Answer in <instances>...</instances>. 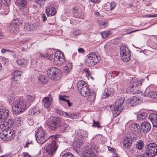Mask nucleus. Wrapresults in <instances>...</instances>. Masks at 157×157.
Returning a JSON list of instances; mask_svg holds the SVG:
<instances>
[{
    "mask_svg": "<svg viewBox=\"0 0 157 157\" xmlns=\"http://www.w3.org/2000/svg\"><path fill=\"white\" fill-rule=\"evenodd\" d=\"M28 106L24 100L18 98L15 100L12 109L14 113L18 114L23 112Z\"/></svg>",
    "mask_w": 157,
    "mask_h": 157,
    "instance_id": "nucleus-1",
    "label": "nucleus"
},
{
    "mask_svg": "<svg viewBox=\"0 0 157 157\" xmlns=\"http://www.w3.org/2000/svg\"><path fill=\"white\" fill-rule=\"evenodd\" d=\"M130 86L126 90V92L128 94L130 93L133 91L134 90H136L133 92L135 94H139L141 92L139 89L141 86L142 83L140 80H138L136 77H134L131 80Z\"/></svg>",
    "mask_w": 157,
    "mask_h": 157,
    "instance_id": "nucleus-2",
    "label": "nucleus"
},
{
    "mask_svg": "<svg viewBox=\"0 0 157 157\" xmlns=\"http://www.w3.org/2000/svg\"><path fill=\"white\" fill-rule=\"evenodd\" d=\"M124 100V97H120L118 98L115 102L114 107L112 110L113 115L115 117L118 115L124 108V106L122 105Z\"/></svg>",
    "mask_w": 157,
    "mask_h": 157,
    "instance_id": "nucleus-3",
    "label": "nucleus"
},
{
    "mask_svg": "<svg viewBox=\"0 0 157 157\" xmlns=\"http://www.w3.org/2000/svg\"><path fill=\"white\" fill-rule=\"evenodd\" d=\"M15 132L13 129L8 128L0 133V138L4 141H10L15 137Z\"/></svg>",
    "mask_w": 157,
    "mask_h": 157,
    "instance_id": "nucleus-4",
    "label": "nucleus"
},
{
    "mask_svg": "<svg viewBox=\"0 0 157 157\" xmlns=\"http://www.w3.org/2000/svg\"><path fill=\"white\" fill-rule=\"evenodd\" d=\"M35 136L37 142L40 144H43L48 139H51L53 136L48 137L46 133L43 130H39L36 132Z\"/></svg>",
    "mask_w": 157,
    "mask_h": 157,
    "instance_id": "nucleus-5",
    "label": "nucleus"
},
{
    "mask_svg": "<svg viewBox=\"0 0 157 157\" xmlns=\"http://www.w3.org/2000/svg\"><path fill=\"white\" fill-rule=\"evenodd\" d=\"M145 150V152L149 157H153L157 152V145L154 143H150L146 146Z\"/></svg>",
    "mask_w": 157,
    "mask_h": 157,
    "instance_id": "nucleus-6",
    "label": "nucleus"
},
{
    "mask_svg": "<svg viewBox=\"0 0 157 157\" xmlns=\"http://www.w3.org/2000/svg\"><path fill=\"white\" fill-rule=\"evenodd\" d=\"M120 55L122 60L124 62H127L130 59V50L126 45H122L120 47Z\"/></svg>",
    "mask_w": 157,
    "mask_h": 157,
    "instance_id": "nucleus-7",
    "label": "nucleus"
},
{
    "mask_svg": "<svg viewBox=\"0 0 157 157\" xmlns=\"http://www.w3.org/2000/svg\"><path fill=\"white\" fill-rule=\"evenodd\" d=\"M54 63L58 66H60L65 62L63 54L60 51H56L55 54L53 59Z\"/></svg>",
    "mask_w": 157,
    "mask_h": 157,
    "instance_id": "nucleus-8",
    "label": "nucleus"
},
{
    "mask_svg": "<svg viewBox=\"0 0 157 157\" xmlns=\"http://www.w3.org/2000/svg\"><path fill=\"white\" fill-rule=\"evenodd\" d=\"M87 58L86 59V64L90 67L92 66L99 61L98 58V56L96 55L94 52H92L89 53L87 56Z\"/></svg>",
    "mask_w": 157,
    "mask_h": 157,
    "instance_id": "nucleus-9",
    "label": "nucleus"
},
{
    "mask_svg": "<svg viewBox=\"0 0 157 157\" xmlns=\"http://www.w3.org/2000/svg\"><path fill=\"white\" fill-rule=\"evenodd\" d=\"M48 77L52 79L55 77H59L61 74L60 70L57 68L52 67H50L47 71Z\"/></svg>",
    "mask_w": 157,
    "mask_h": 157,
    "instance_id": "nucleus-10",
    "label": "nucleus"
},
{
    "mask_svg": "<svg viewBox=\"0 0 157 157\" xmlns=\"http://www.w3.org/2000/svg\"><path fill=\"white\" fill-rule=\"evenodd\" d=\"M61 119L57 117H53L52 119L48 123V125L49 128L52 130H55L59 123L61 122Z\"/></svg>",
    "mask_w": 157,
    "mask_h": 157,
    "instance_id": "nucleus-11",
    "label": "nucleus"
},
{
    "mask_svg": "<svg viewBox=\"0 0 157 157\" xmlns=\"http://www.w3.org/2000/svg\"><path fill=\"white\" fill-rule=\"evenodd\" d=\"M77 134L78 136L79 137L78 138H79V139L78 140V142L79 143L76 145L74 144V145L75 146L76 148L79 147L82 144L81 141H82V138L83 137H87V132L86 131H84L82 129L79 130H78L77 132Z\"/></svg>",
    "mask_w": 157,
    "mask_h": 157,
    "instance_id": "nucleus-12",
    "label": "nucleus"
},
{
    "mask_svg": "<svg viewBox=\"0 0 157 157\" xmlns=\"http://www.w3.org/2000/svg\"><path fill=\"white\" fill-rule=\"evenodd\" d=\"M59 132L63 133L69 131L70 130V127L66 123L63 122L61 121L59 124Z\"/></svg>",
    "mask_w": 157,
    "mask_h": 157,
    "instance_id": "nucleus-13",
    "label": "nucleus"
},
{
    "mask_svg": "<svg viewBox=\"0 0 157 157\" xmlns=\"http://www.w3.org/2000/svg\"><path fill=\"white\" fill-rule=\"evenodd\" d=\"M141 129L143 132L146 133L149 132L151 128L150 123L147 121H145L141 123Z\"/></svg>",
    "mask_w": 157,
    "mask_h": 157,
    "instance_id": "nucleus-14",
    "label": "nucleus"
},
{
    "mask_svg": "<svg viewBox=\"0 0 157 157\" xmlns=\"http://www.w3.org/2000/svg\"><path fill=\"white\" fill-rule=\"evenodd\" d=\"M114 90L113 89L108 88L105 89L104 93L102 95L101 98L105 99L109 97L112 96L114 94Z\"/></svg>",
    "mask_w": 157,
    "mask_h": 157,
    "instance_id": "nucleus-15",
    "label": "nucleus"
},
{
    "mask_svg": "<svg viewBox=\"0 0 157 157\" xmlns=\"http://www.w3.org/2000/svg\"><path fill=\"white\" fill-rule=\"evenodd\" d=\"M134 135H132V136H130V137H127L124 139L123 141V144L124 147L126 148H128L130 146L132 143V140H134L136 138H135L133 137Z\"/></svg>",
    "mask_w": 157,
    "mask_h": 157,
    "instance_id": "nucleus-16",
    "label": "nucleus"
},
{
    "mask_svg": "<svg viewBox=\"0 0 157 157\" xmlns=\"http://www.w3.org/2000/svg\"><path fill=\"white\" fill-rule=\"evenodd\" d=\"M43 105L46 108H49L53 102V99L51 97H44L42 100Z\"/></svg>",
    "mask_w": 157,
    "mask_h": 157,
    "instance_id": "nucleus-17",
    "label": "nucleus"
},
{
    "mask_svg": "<svg viewBox=\"0 0 157 157\" xmlns=\"http://www.w3.org/2000/svg\"><path fill=\"white\" fill-rule=\"evenodd\" d=\"M79 91L81 95L85 97H87L90 92L88 86L81 87V88H80V89L79 90Z\"/></svg>",
    "mask_w": 157,
    "mask_h": 157,
    "instance_id": "nucleus-18",
    "label": "nucleus"
},
{
    "mask_svg": "<svg viewBox=\"0 0 157 157\" xmlns=\"http://www.w3.org/2000/svg\"><path fill=\"white\" fill-rule=\"evenodd\" d=\"M92 154H94V148L90 147H86L83 151L82 155L83 157H88Z\"/></svg>",
    "mask_w": 157,
    "mask_h": 157,
    "instance_id": "nucleus-19",
    "label": "nucleus"
},
{
    "mask_svg": "<svg viewBox=\"0 0 157 157\" xmlns=\"http://www.w3.org/2000/svg\"><path fill=\"white\" fill-rule=\"evenodd\" d=\"M56 112L57 113L65 117L72 119L75 118V116L76 114H71V113H68L59 109H57Z\"/></svg>",
    "mask_w": 157,
    "mask_h": 157,
    "instance_id": "nucleus-20",
    "label": "nucleus"
},
{
    "mask_svg": "<svg viewBox=\"0 0 157 157\" xmlns=\"http://www.w3.org/2000/svg\"><path fill=\"white\" fill-rule=\"evenodd\" d=\"M46 12L48 16H51L54 15L56 13V11L55 7L50 6L47 8Z\"/></svg>",
    "mask_w": 157,
    "mask_h": 157,
    "instance_id": "nucleus-21",
    "label": "nucleus"
},
{
    "mask_svg": "<svg viewBox=\"0 0 157 157\" xmlns=\"http://www.w3.org/2000/svg\"><path fill=\"white\" fill-rule=\"evenodd\" d=\"M141 98H140L137 96H135L131 98L130 103L132 105H135L141 103Z\"/></svg>",
    "mask_w": 157,
    "mask_h": 157,
    "instance_id": "nucleus-22",
    "label": "nucleus"
},
{
    "mask_svg": "<svg viewBox=\"0 0 157 157\" xmlns=\"http://www.w3.org/2000/svg\"><path fill=\"white\" fill-rule=\"evenodd\" d=\"M19 25L17 23H13L9 26L10 32L13 34L16 33L19 29Z\"/></svg>",
    "mask_w": 157,
    "mask_h": 157,
    "instance_id": "nucleus-23",
    "label": "nucleus"
},
{
    "mask_svg": "<svg viewBox=\"0 0 157 157\" xmlns=\"http://www.w3.org/2000/svg\"><path fill=\"white\" fill-rule=\"evenodd\" d=\"M149 118L152 122L154 127L157 126V114L152 113L150 115Z\"/></svg>",
    "mask_w": 157,
    "mask_h": 157,
    "instance_id": "nucleus-24",
    "label": "nucleus"
},
{
    "mask_svg": "<svg viewBox=\"0 0 157 157\" xmlns=\"http://www.w3.org/2000/svg\"><path fill=\"white\" fill-rule=\"evenodd\" d=\"M130 128L132 131L136 133H138L140 131V127L139 125L135 123H134L131 124Z\"/></svg>",
    "mask_w": 157,
    "mask_h": 157,
    "instance_id": "nucleus-25",
    "label": "nucleus"
},
{
    "mask_svg": "<svg viewBox=\"0 0 157 157\" xmlns=\"http://www.w3.org/2000/svg\"><path fill=\"white\" fill-rule=\"evenodd\" d=\"M0 111L2 116V118L4 121L9 117V112L8 109H0Z\"/></svg>",
    "mask_w": 157,
    "mask_h": 157,
    "instance_id": "nucleus-26",
    "label": "nucleus"
},
{
    "mask_svg": "<svg viewBox=\"0 0 157 157\" xmlns=\"http://www.w3.org/2000/svg\"><path fill=\"white\" fill-rule=\"evenodd\" d=\"M3 122H4L2 124V125L3 126H4L5 127L7 128L10 127L13 125V121L11 118L6 120L5 119V120Z\"/></svg>",
    "mask_w": 157,
    "mask_h": 157,
    "instance_id": "nucleus-27",
    "label": "nucleus"
},
{
    "mask_svg": "<svg viewBox=\"0 0 157 157\" xmlns=\"http://www.w3.org/2000/svg\"><path fill=\"white\" fill-rule=\"evenodd\" d=\"M73 11L74 14V17L77 18L83 19L84 18V16L81 13L78 14V8L75 6H74L73 8Z\"/></svg>",
    "mask_w": 157,
    "mask_h": 157,
    "instance_id": "nucleus-28",
    "label": "nucleus"
},
{
    "mask_svg": "<svg viewBox=\"0 0 157 157\" xmlns=\"http://www.w3.org/2000/svg\"><path fill=\"white\" fill-rule=\"evenodd\" d=\"M17 63L20 66L22 67H25L27 64V61L26 59H21L16 61Z\"/></svg>",
    "mask_w": 157,
    "mask_h": 157,
    "instance_id": "nucleus-29",
    "label": "nucleus"
},
{
    "mask_svg": "<svg viewBox=\"0 0 157 157\" xmlns=\"http://www.w3.org/2000/svg\"><path fill=\"white\" fill-rule=\"evenodd\" d=\"M35 29V27L33 25L29 23H25L24 24V29L27 31H32Z\"/></svg>",
    "mask_w": 157,
    "mask_h": 157,
    "instance_id": "nucleus-30",
    "label": "nucleus"
},
{
    "mask_svg": "<svg viewBox=\"0 0 157 157\" xmlns=\"http://www.w3.org/2000/svg\"><path fill=\"white\" fill-rule=\"evenodd\" d=\"M72 64L71 63H68L66 64L63 68V71L65 73H69L71 69Z\"/></svg>",
    "mask_w": 157,
    "mask_h": 157,
    "instance_id": "nucleus-31",
    "label": "nucleus"
},
{
    "mask_svg": "<svg viewBox=\"0 0 157 157\" xmlns=\"http://www.w3.org/2000/svg\"><path fill=\"white\" fill-rule=\"evenodd\" d=\"M67 98H68V96L65 95H60L59 96V98L60 100L64 101L67 102L68 106H71L72 103L70 102L69 100L66 99Z\"/></svg>",
    "mask_w": 157,
    "mask_h": 157,
    "instance_id": "nucleus-32",
    "label": "nucleus"
},
{
    "mask_svg": "<svg viewBox=\"0 0 157 157\" xmlns=\"http://www.w3.org/2000/svg\"><path fill=\"white\" fill-rule=\"evenodd\" d=\"M96 93L94 91H90V94L88 96V100L91 101H94L95 98Z\"/></svg>",
    "mask_w": 157,
    "mask_h": 157,
    "instance_id": "nucleus-33",
    "label": "nucleus"
},
{
    "mask_svg": "<svg viewBox=\"0 0 157 157\" xmlns=\"http://www.w3.org/2000/svg\"><path fill=\"white\" fill-rule=\"evenodd\" d=\"M38 81L43 84H45L47 82V79L44 75H40L38 77Z\"/></svg>",
    "mask_w": 157,
    "mask_h": 157,
    "instance_id": "nucleus-34",
    "label": "nucleus"
},
{
    "mask_svg": "<svg viewBox=\"0 0 157 157\" xmlns=\"http://www.w3.org/2000/svg\"><path fill=\"white\" fill-rule=\"evenodd\" d=\"M147 90L145 91V93L144 96H147L153 99L155 94L156 92L153 91H150L149 92H147Z\"/></svg>",
    "mask_w": 157,
    "mask_h": 157,
    "instance_id": "nucleus-35",
    "label": "nucleus"
},
{
    "mask_svg": "<svg viewBox=\"0 0 157 157\" xmlns=\"http://www.w3.org/2000/svg\"><path fill=\"white\" fill-rule=\"evenodd\" d=\"M144 144L143 141L139 140L136 144V148L139 150H142L144 147Z\"/></svg>",
    "mask_w": 157,
    "mask_h": 157,
    "instance_id": "nucleus-36",
    "label": "nucleus"
},
{
    "mask_svg": "<svg viewBox=\"0 0 157 157\" xmlns=\"http://www.w3.org/2000/svg\"><path fill=\"white\" fill-rule=\"evenodd\" d=\"M35 98V95L33 94H29L27 96L26 100L28 102H32Z\"/></svg>",
    "mask_w": 157,
    "mask_h": 157,
    "instance_id": "nucleus-37",
    "label": "nucleus"
},
{
    "mask_svg": "<svg viewBox=\"0 0 157 157\" xmlns=\"http://www.w3.org/2000/svg\"><path fill=\"white\" fill-rule=\"evenodd\" d=\"M147 118L146 114L144 113L140 114L137 117L138 120L142 121L145 120Z\"/></svg>",
    "mask_w": 157,
    "mask_h": 157,
    "instance_id": "nucleus-38",
    "label": "nucleus"
},
{
    "mask_svg": "<svg viewBox=\"0 0 157 157\" xmlns=\"http://www.w3.org/2000/svg\"><path fill=\"white\" fill-rule=\"evenodd\" d=\"M87 86V85L86 84V82L83 81H79L77 83V87L79 90L80 89V88H81V87Z\"/></svg>",
    "mask_w": 157,
    "mask_h": 157,
    "instance_id": "nucleus-39",
    "label": "nucleus"
},
{
    "mask_svg": "<svg viewBox=\"0 0 157 157\" xmlns=\"http://www.w3.org/2000/svg\"><path fill=\"white\" fill-rule=\"evenodd\" d=\"M40 56L44 58H46L49 60H51L53 58V55L52 54H49L48 53L44 55L41 54Z\"/></svg>",
    "mask_w": 157,
    "mask_h": 157,
    "instance_id": "nucleus-40",
    "label": "nucleus"
},
{
    "mask_svg": "<svg viewBox=\"0 0 157 157\" xmlns=\"http://www.w3.org/2000/svg\"><path fill=\"white\" fill-rule=\"evenodd\" d=\"M16 2L21 7H24L26 5V0H16Z\"/></svg>",
    "mask_w": 157,
    "mask_h": 157,
    "instance_id": "nucleus-41",
    "label": "nucleus"
},
{
    "mask_svg": "<svg viewBox=\"0 0 157 157\" xmlns=\"http://www.w3.org/2000/svg\"><path fill=\"white\" fill-rule=\"evenodd\" d=\"M14 96L15 95L14 94H12L11 95H9L8 96V100L10 104L14 103L15 99Z\"/></svg>",
    "mask_w": 157,
    "mask_h": 157,
    "instance_id": "nucleus-42",
    "label": "nucleus"
},
{
    "mask_svg": "<svg viewBox=\"0 0 157 157\" xmlns=\"http://www.w3.org/2000/svg\"><path fill=\"white\" fill-rule=\"evenodd\" d=\"M21 72L19 71H14L13 74L12 76L17 77L19 76L21 77Z\"/></svg>",
    "mask_w": 157,
    "mask_h": 157,
    "instance_id": "nucleus-43",
    "label": "nucleus"
},
{
    "mask_svg": "<svg viewBox=\"0 0 157 157\" xmlns=\"http://www.w3.org/2000/svg\"><path fill=\"white\" fill-rule=\"evenodd\" d=\"M35 3L40 6H43L45 3V0H34Z\"/></svg>",
    "mask_w": 157,
    "mask_h": 157,
    "instance_id": "nucleus-44",
    "label": "nucleus"
},
{
    "mask_svg": "<svg viewBox=\"0 0 157 157\" xmlns=\"http://www.w3.org/2000/svg\"><path fill=\"white\" fill-rule=\"evenodd\" d=\"M20 78L21 77H20L19 76H18V77L12 76V79L13 80L14 82L17 83H20Z\"/></svg>",
    "mask_w": 157,
    "mask_h": 157,
    "instance_id": "nucleus-45",
    "label": "nucleus"
},
{
    "mask_svg": "<svg viewBox=\"0 0 157 157\" xmlns=\"http://www.w3.org/2000/svg\"><path fill=\"white\" fill-rule=\"evenodd\" d=\"M92 126L97 127L98 128H102V126L99 125V123L98 121H95L94 120H93V124L92 125Z\"/></svg>",
    "mask_w": 157,
    "mask_h": 157,
    "instance_id": "nucleus-46",
    "label": "nucleus"
},
{
    "mask_svg": "<svg viewBox=\"0 0 157 157\" xmlns=\"http://www.w3.org/2000/svg\"><path fill=\"white\" fill-rule=\"evenodd\" d=\"M73 34L75 36H78L82 33L81 31L78 29H76L73 32Z\"/></svg>",
    "mask_w": 157,
    "mask_h": 157,
    "instance_id": "nucleus-47",
    "label": "nucleus"
},
{
    "mask_svg": "<svg viewBox=\"0 0 157 157\" xmlns=\"http://www.w3.org/2000/svg\"><path fill=\"white\" fill-rule=\"evenodd\" d=\"M30 112L32 114H38L40 112V111L39 110L37 111V110L36 109V108H35L31 109Z\"/></svg>",
    "mask_w": 157,
    "mask_h": 157,
    "instance_id": "nucleus-48",
    "label": "nucleus"
},
{
    "mask_svg": "<svg viewBox=\"0 0 157 157\" xmlns=\"http://www.w3.org/2000/svg\"><path fill=\"white\" fill-rule=\"evenodd\" d=\"M107 24L106 22L101 21L99 23L100 26L102 28H104L107 26Z\"/></svg>",
    "mask_w": 157,
    "mask_h": 157,
    "instance_id": "nucleus-49",
    "label": "nucleus"
},
{
    "mask_svg": "<svg viewBox=\"0 0 157 157\" xmlns=\"http://www.w3.org/2000/svg\"><path fill=\"white\" fill-rule=\"evenodd\" d=\"M62 157H74V156L71 153L67 152L63 154Z\"/></svg>",
    "mask_w": 157,
    "mask_h": 157,
    "instance_id": "nucleus-50",
    "label": "nucleus"
},
{
    "mask_svg": "<svg viewBox=\"0 0 157 157\" xmlns=\"http://www.w3.org/2000/svg\"><path fill=\"white\" fill-rule=\"evenodd\" d=\"M15 120L16 121V122L17 124H21V123L22 122V119L19 117H17L16 119Z\"/></svg>",
    "mask_w": 157,
    "mask_h": 157,
    "instance_id": "nucleus-51",
    "label": "nucleus"
},
{
    "mask_svg": "<svg viewBox=\"0 0 157 157\" xmlns=\"http://www.w3.org/2000/svg\"><path fill=\"white\" fill-rule=\"evenodd\" d=\"M101 34L102 35L103 38L104 39L106 38L109 35L108 33H106L105 32H103L101 33Z\"/></svg>",
    "mask_w": 157,
    "mask_h": 157,
    "instance_id": "nucleus-52",
    "label": "nucleus"
},
{
    "mask_svg": "<svg viewBox=\"0 0 157 157\" xmlns=\"http://www.w3.org/2000/svg\"><path fill=\"white\" fill-rule=\"evenodd\" d=\"M116 6V3L114 2H111L110 5V10H112Z\"/></svg>",
    "mask_w": 157,
    "mask_h": 157,
    "instance_id": "nucleus-53",
    "label": "nucleus"
},
{
    "mask_svg": "<svg viewBox=\"0 0 157 157\" xmlns=\"http://www.w3.org/2000/svg\"><path fill=\"white\" fill-rule=\"evenodd\" d=\"M2 2L4 4L6 5H8L10 3L11 0H1Z\"/></svg>",
    "mask_w": 157,
    "mask_h": 157,
    "instance_id": "nucleus-54",
    "label": "nucleus"
},
{
    "mask_svg": "<svg viewBox=\"0 0 157 157\" xmlns=\"http://www.w3.org/2000/svg\"><path fill=\"white\" fill-rule=\"evenodd\" d=\"M78 52L79 53H83L84 52V49L82 48H80L78 49Z\"/></svg>",
    "mask_w": 157,
    "mask_h": 157,
    "instance_id": "nucleus-55",
    "label": "nucleus"
},
{
    "mask_svg": "<svg viewBox=\"0 0 157 157\" xmlns=\"http://www.w3.org/2000/svg\"><path fill=\"white\" fill-rule=\"evenodd\" d=\"M42 18H43L42 21L44 22L45 21L47 20V17L44 14L42 15Z\"/></svg>",
    "mask_w": 157,
    "mask_h": 157,
    "instance_id": "nucleus-56",
    "label": "nucleus"
},
{
    "mask_svg": "<svg viewBox=\"0 0 157 157\" xmlns=\"http://www.w3.org/2000/svg\"><path fill=\"white\" fill-rule=\"evenodd\" d=\"M108 147L109 150L111 151V152H114V151H115V149L114 148H112L110 147Z\"/></svg>",
    "mask_w": 157,
    "mask_h": 157,
    "instance_id": "nucleus-57",
    "label": "nucleus"
},
{
    "mask_svg": "<svg viewBox=\"0 0 157 157\" xmlns=\"http://www.w3.org/2000/svg\"><path fill=\"white\" fill-rule=\"evenodd\" d=\"M12 156V154L10 153L7 154L5 155L2 156L1 157H11Z\"/></svg>",
    "mask_w": 157,
    "mask_h": 157,
    "instance_id": "nucleus-58",
    "label": "nucleus"
},
{
    "mask_svg": "<svg viewBox=\"0 0 157 157\" xmlns=\"http://www.w3.org/2000/svg\"><path fill=\"white\" fill-rule=\"evenodd\" d=\"M91 1L94 3H99L100 2L99 0H90Z\"/></svg>",
    "mask_w": 157,
    "mask_h": 157,
    "instance_id": "nucleus-59",
    "label": "nucleus"
},
{
    "mask_svg": "<svg viewBox=\"0 0 157 157\" xmlns=\"http://www.w3.org/2000/svg\"><path fill=\"white\" fill-rule=\"evenodd\" d=\"M157 17V14L153 15H149L148 16V17Z\"/></svg>",
    "mask_w": 157,
    "mask_h": 157,
    "instance_id": "nucleus-60",
    "label": "nucleus"
},
{
    "mask_svg": "<svg viewBox=\"0 0 157 157\" xmlns=\"http://www.w3.org/2000/svg\"><path fill=\"white\" fill-rule=\"evenodd\" d=\"M110 72L111 74H112L113 75H115L116 76L118 74V73L115 71H111Z\"/></svg>",
    "mask_w": 157,
    "mask_h": 157,
    "instance_id": "nucleus-61",
    "label": "nucleus"
},
{
    "mask_svg": "<svg viewBox=\"0 0 157 157\" xmlns=\"http://www.w3.org/2000/svg\"><path fill=\"white\" fill-rule=\"evenodd\" d=\"M83 71H84V72H85L86 73V75L88 73L89 70L88 69L86 68H85L84 69Z\"/></svg>",
    "mask_w": 157,
    "mask_h": 157,
    "instance_id": "nucleus-62",
    "label": "nucleus"
},
{
    "mask_svg": "<svg viewBox=\"0 0 157 157\" xmlns=\"http://www.w3.org/2000/svg\"><path fill=\"white\" fill-rule=\"evenodd\" d=\"M153 99L155 100H157V92H156L154 96Z\"/></svg>",
    "mask_w": 157,
    "mask_h": 157,
    "instance_id": "nucleus-63",
    "label": "nucleus"
},
{
    "mask_svg": "<svg viewBox=\"0 0 157 157\" xmlns=\"http://www.w3.org/2000/svg\"><path fill=\"white\" fill-rule=\"evenodd\" d=\"M6 51H7L6 49L3 48L2 49L1 52L2 53H5Z\"/></svg>",
    "mask_w": 157,
    "mask_h": 157,
    "instance_id": "nucleus-64",
    "label": "nucleus"
}]
</instances>
